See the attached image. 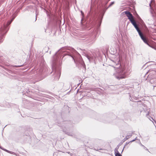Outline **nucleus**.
<instances>
[{
  "instance_id": "obj_1",
  "label": "nucleus",
  "mask_w": 156,
  "mask_h": 156,
  "mask_svg": "<svg viewBox=\"0 0 156 156\" xmlns=\"http://www.w3.org/2000/svg\"><path fill=\"white\" fill-rule=\"evenodd\" d=\"M61 53H64L62 55L63 58L68 55L71 57L75 63L78 62V57H80L79 54L73 48L71 47L62 48L56 53L52 58V72H54L53 74V80H58L61 75V63L60 58Z\"/></svg>"
},
{
  "instance_id": "obj_2",
  "label": "nucleus",
  "mask_w": 156,
  "mask_h": 156,
  "mask_svg": "<svg viewBox=\"0 0 156 156\" xmlns=\"http://www.w3.org/2000/svg\"><path fill=\"white\" fill-rule=\"evenodd\" d=\"M116 69V73L114 74L113 75L118 80H120L126 78V71L125 66L124 65H121L119 61L116 64V66L114 67Z\"/></svg>"
},
{
  "instance_id": "obj_3",
  "label": "nucleus",
  "mask_w": 156,
  "mask_h": 156,
  "mask_svg": "<svg viewBox=\"0 0 156 156\" xmlns=\"http://www.w3.org/2000/svg\"><path fill=\"white\" fill-rule=\"evenodd\" d=\"M17 15L14 13L12 15V18L10 21H8L6 24L2 27L0 29V42H2L3 41V37L4 35L7 32L9 29V26L13 20Z\"/></svg>"
},
{
  "instance_id": "obj_4",
  "label": "nucleus",
  "mask_w": 156,
  "mask_h": 156,
  "mask_svg": "<svg viewBox=\"0 0 156 156\" xmlns=\"http://www.w3.org/2000/svg\"><path fill=\"white\" fill-rule=\"evenodd\" d=\"M58 126L62 128L63 131L65 132L66 134L70 136H73L74 135L73 133L68 131L69 129L73 126L72 122L71 121H63L62 123L61 126L60 125H58Z\"/></svg>"
},
{
  "instance_id": "obj_5",
  "label": "nucleus",
  "mask_w": 156,
  "mask_h": 156,
  "mask_svg": "<svg viewBox=\"0 0 156 156\" xmlns=\"http://www.w3.org/2000/svg\"><path fill=\"white\" fill-rule=\"evenodd\" d=\"M130 22L137 30V31L138 32L139 34V36L140 37L141 39L143 40V41L145 44L149 45V43H148V41L147 40L146 38L144 37L143 34L141 32L139 28V27L137 25V24L136 21L135 20H133L131 21Z\"/></svg>"
},
{
  "instance_id": "obj_6",
  "label": "nucleus",
  "mask_w": 156,
  "mask_h": 156,
  "mask_svg": "<svg viewBox=\"0 0 156 156\" xmlns=\"http://www.w3.org/2000/svg\"><path fill=\"white\" fill-rule=\"evenodd\" d=\"M96 35V32L95 31L92 34L86 36L85 39L83 40H85V41L87 44H93L95 40Z\"/></svg>"
},
{
  "instance_id": "obj_7",
  "label": "nucleus",
  "mask_w": 156,
  "mask_h": 156,
  "mask_svg": "<svg viewBox=\"0 0 156 156\" xmlns=\"http://www.w3.org/2000/svg\"><path fill=\"white\" fill-rule=\"evenodd\" d=\"M86 56L90 62H92L96 60L97 55L96 53L91 52L87 53L86 55Z\"/></svg>"
},
{
  "instance_id": "obj_8",
  "label": "nucleus",
  "mask_w": 156,
  "mask_h": 156,
  "mask_svg": "<svg viewBox=\"0 0 156 156\" xmlns=\"http://www.w3.org/2000/svg\"><path fill=\"white\" fill-rule=\"evenodd\" d=\"M154 0H151L149 4L151 8L150 11L151 13L152 16L153 17L154 19L156 18V6L155 7V10H154L153 9H151L152 6H151V3H154Z\"/></svg>"
},
{
  "instance_id": "obj_9",
  "label": "nucleus",
  "mask_w": 156,
  "mask_h": 156,
  "mask_svg": "<svg viewBox=\"0 0 156 156\" xmlns=\"http://www.w3.org/2000/svg\"><path fill=\"white\" fill-rule=\"evenodd\" d=\"M46 70V68L45 66H41L37 70V72L38 73L37 74L39 75L43 74Z\"/></svg>"
},
{
  "instance_id": "obj_10",
  "label": "nucleus",
  "mask_w": 156,
  "mask_h": 156,
  "mask_svg": "<svg viewBox=\"0 0 156 156\" xmlns=\"http://www.w3.org/2000/svg\"><path fill=\"white\" fill-rule=\"evenodd\" d=\"M150 73L149 74L147 78L150 80L155 78L156 77V72L155 70L151 71L150 70L149 71Z\"/></svg>"
},
{
  "instance_id": "obj_11",
  "label": "nucleus",
  "mask_w": 156,
  "mask_h": 156,
  "mask_svg": "<svg viewBox=\"0 0 156 156\" xmlns=\"http://www.w3.org/2000/svg\"><path fill=\"white\" fill-rule=\"evenodd\" d=\"M130 22L134 20V17L132 14L129 11H126L124 12Z\"/></svg>"
},
{
  "instance_id": "obj_12",
  "label": "nucleus",
  "mask_w": 156,
  "mask_h": 156,
  "mask_svg": "<svg viewBox=\"0 0 156 156\" xmlns=\"http://www.w3.org/2000/svg\"><path fill=\"white\" fill-rule=\"evenodd\" d=\"M114 2H111V3L109 5H108V7L106 8L105 10L104 11V12H102L101 13V14L100 15V17H99V20H100V21H100V22H99L100 25V24H101V21H102V19L103 18V16L104 15V14L105 12L108 8L111 7L112 5H113L114 4Z\"/></svg>"
},
{
  "instance_id": "obj_13",
  "label": "nucleus",
  "mask_w": 156,
  "mask_h": 156,
  "mask_svg": "<svg viewBox=\"0 0 156 156\" xmlns=\"http://www.w3.org/2000/svg\"><path fill=\"white\" fill-rule=\"evenodd\" d=\"M134 134L133 132H130L127 133L126 136L124 139L125 140H126L130 138L132 135Z\"/></svg>"
},
{
  "instance_id": "obj_14",
  "label": "nucleus",
  "mask_w": 156,
  "mask_h": 156,
  "mask_svg": "<svg viewBox=\"0 0 156 156\" xmlns=\"http://www.w3.org/2000/svg\"><path fill=\"white\" fill-rule=\"evenodd\" d=\"M118 148H116L114 150L115 156H122L118 151Z\"/></svg>"
},
{
  "instance_id": "obj_15",
  "label": "nucleus",
  "mask_w": 156,
  "mask_h": 156,
  "mask_svg": "<svg viewBox=\"0 0 156 156\" xmlns=\"http://www.w3.org/2000/svg\"><path fill=\"white\" fill-rule=\"evenodd\" d=\"M146 116L147 117V118H148L151 121H152L151 120V119L154 120L153 118L149 115V112L148 111H147V112L146 114Z\"/></svg>"
},
{
  "instance_id": "obj_16",
  "label": "nucleus",
  "mask_w": 156,
  "mask_h": 156,
  "mask_svg": "<svg viewBox=\"0 0 156 156\" xmlns=\"http://www.w3.org/2000/svg\"><path fill=\"white\" fill-rule=\"evenodd\" d=\"M4 151H6V152H8V153H10L11 154H14L15 155H16L17 156L16 154V153H15V152H14L9 151L8 150H6L5 149H4Z\"/></svg>"
},
{
  "instance_id": "obj_17",
  "label": "nucleus",
  "mask_w": 156,
  "mask_h": 156,
  "mask_svg": "<svg viewBox=\"0 0 156 156\" xmlns=\"http://www.w3.org/2000/svg\"><path fill=\"white\" fill-rule=\"evenodd\" d=\"M79 63L81 64V65L83 67H84L85 66V65L84 64V62L82 61L81 59H80V61H79Z\"/></svg>"
},
{
  "instance_id": "obj_18",
  "label": "nucleus",
  "mask_w": 156,
  "mask_h": 156,
  "mask_svg": "<svg viewBox=\"0 0 156 156\" xmlns=\"http://www.w3.org/2000/svg\"><path fill=\"white\" fill-rule=\"evenodd\" d=\"M23 102L24 103V104L25 105H26V103H27V102H28V101L26 99H24L23 100Z\"/></svg>"
},
{
  "instance_id": "obj_19",
  "label": "nucleus",
  "mask_w": 156,
  "mask_h": 156,
  "mask_svg": "<svg viewBox=\"0 0 156 156\" xmlns=\"http://www.w3.org/2000/svg\"><path fill=\"white\" fill-rule=\"evenodd\" d=\"M16 66V65H15V66H10V67L9 68L10 69H11V67H21V66Z\"/></svg>"
},
{
  "instance_id": "obj_20",
  "label": "nucleus",
  "mask_w": 156,
  "mask_h": 156,
  "mask_svg": "<svg viewBox=\"0 0 156 156\" xmlns=\"http://www.w3.org/2000/svg\"><path fill=\"white\" fill-rule=\"evenodd\" d=\"M9 73H12V72L11 71V70L9 69H5Z\"/></svg>"
},
{
  "instance_id": "obj_21",
  "label": "nucleus",
  "mask_w": 156,
  "mask_h": 156,
  "mask_svg": "<svg viewBox=\"0 0 156 156\" xmlns=\"http://www.w3.org/2000/svg\"><path fill=\"white\" fill-rule=\"evenodd\" d=\"M137 140V137H136L135 139L133 140H131V141H130V142H129L128 144H129V143H131L132 142H133V141H134L135 140Z\"/></svg>"
},
{
  "instance_id": "obj_22",
  "label": "nucleus",
  "mask_w": 156,
  "mask_h": 156,
  "mask_svg": "<svg viewBox=\"0 0 156 156\" xmlns=\"http://www.w3.org/2000/svg\"><path fill=\"white\" fill-rule=\"evenodd\" d=\"M141 145L142 146L144 147V148L145 149H146V150H147L148 151V149L147 148H146L144 146V145H142L141 144Z\"/></svg>"
},
{
  "instance_id": "obj_23",
  "label": "nucleus",
  "mask_w": 156,
  "mask_h": 156,
  "mask_svg": "<svg viewBox=\"0 0 156 156\" xmlns=\"http://www.w3.org/2000/svg\"><path fill=\"white\" fill-rule=\"evenodd\" d=\"M81 14H82V16H84V13L82 11H81Z\"/></svg>"
},
{
  "instance_id": "obj_24",
  "label": "nucleus",
  "mask_w": 156,
  "mask_h": 156,
  "mask_svg": "<svg viewBox=\"0 0 156 156\" xmlns=\"http://www.w3.org/2000/svg\"><path fill=\"white\" fill-rule=\"evenodd\" d=\"M37 14H36V19H35V21H36V20H37Z\"/></svg>"
},
{
  "instance_id": "obj_25",
  "label": "nucleus",
  "mask_w": 156,
  "mask_h": 156,
  "mask_svg": "<svg viewBox=\"0 0 156 156\" xmlns=\"http://www.w3.org/2000/svg\"><path fill=\"white\" fill-rule=\"evenodd\" d=\"M154 87H156V84H155L154 86H153Z\"/></svg>"
},
{
  "instance_id": "obj_26",
  "label": "nucleus",
  "mask_w": 156,
  "mask_h": 156,
  "mask_svg": "<svg viewBox=\"0 0 156 156\" xmlns=\"http://www.w3.org/2000/svg\"><path fill=\"white\" fill-rule=\"evenodd\" d=\"M123 150H122V152H121L122 153V151H123Z\"/></svg>"
},
{
  "instance_id": "obj_27",
  "label": "nucleus",
  "mask_w": 156,
  "mask_h": 156,
  "mask_svg": "<svg viewBox=\"0 0 156 156\" xmlns=\"http://www.w3.org/2000/svg\"><path fill=\"white\" fill-rule=\"evenodd\" d=\"M130 101H132V98H131V99H130Z\"/></svg>"
},
{
  "instance_id": "obj_28",
  "label": "nucleus",
  "mask_w": 156,
  "mask_h": 156,
  "mask_svg": "<svg viewBox=\"0 0 156 156\" xmlns=\"http://www.w3.org/2000/svg\"><path fill=\"white\" fill-rule=\"evenodd\" d=\"M136 14L137 15V16H138V14L137 13H136Z\"/></svg>"
},
{
  "instance_id": "obj_29",
  "label": "nucleus",
  "mask_w": 156,
  "mask_h": 156,
  "mask_svg": "<svg viewBox=\"0 0 156 156\" xmlns=\"http://www.w3.org/2000/svg\"><path fill=\"white\" fill-rule=\"evenodd\" d=\"M136 14L137 15V16H138V14L137 13H136Z\"/></svg>"
},
{
  "instance_id": "obj_30",
  "label": "nucleus",
  "mask_w": 156,
  "mask_h": 156,
  "mask_svg": "<svg viewBox=\"0 0 156 156\" xmlns=\"http://www.w3.org/2000/svg\"><path fill=\"white\" fill-rule=\"evenodd\" d=\"M150 81H151V82H152V81H151V80H150Z\"/></svg>"
}]
</instances>
